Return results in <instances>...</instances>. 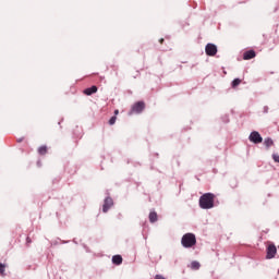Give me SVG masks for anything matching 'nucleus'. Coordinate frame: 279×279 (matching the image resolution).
Returning <instances> with one entry per match:
<instances>
[{
  "label": "nucleus",
  "instance_id": "412c9836",
  "mask_svg": "<svg viewBox=\"0 0 279 279\" xmlns=\"http://www.w3.org/2000/svg\"><path fill=\"white\" fill-rule=\"evenodd\" d=\"M159 43H160V45H162L165 43V38H160Z\"/></svg>",
  "mask_w": 279,
  "mask_h": 279
},
{
  "label": "nucleus",
  "instance_id": "dca6fc26",
  "mask_svg": "<svg viewBox=\"0 0 279 279\" xmlns=\"http://www.w3.org/2000/svg\"><path fill=\"white\" fill-rule=\"evenodd\" d=\"M117 123V116H113L109 120V125H114Z\"/></svg>",
  "mask_w": 279,
  "mask_h": 279
},
{
  "label": "nucleus",
  "instance_id": "4468645a",
  "mask_svg": "<svg viewBox=\"0 0 279 279\" xmlns=\"http://www.w3.org/2000/svg\"><path fill=\"white\" fill-rule=\"evenodd\" d=\"M264 145H266V147H271L272 145H274V140H271V138H266L265 141H264Z\"/></svg>",
  "mask_w": 279,
  "mask_h": 279
},
{
  "label": "nucleus",
  "instance_id": "ddd939ff",
  "mask_svg": "<svg viewBox=\"0 0 279 279\" xmlns=\"http://www.w3.org/2000/svg\"><path fill=\"white\" fill-rule=\"evenodd\" d=\"M241 82V78H234L231 84L232 88H236V86H239Z\"/></svg>",
  "mask_w": 279,
  "mask_h": 279
},
{
  "label": "nucleus",
  "instance_id": "a211bd4d",
  "mask_svg": "<svg viewBox=\"0 0 279 279\" xmlns=\"http://www.w3.org/2000/svg\"><path fill=\"white\" fill-rule=\"evenodd\" d=\"M272 159L275 160V162H279V155L278 154H274L272 155Z\"/></svg>",
  "mask_w": 279,
  "mask_h": 279
},
{
  "label": "nucleus",
  "instance_id": "20e7f679",
  "mask_svg": "<svg viewBox=\"0 0 279 279\" xmlns=\"http://www.w3.org/2000/svg\"><path fill=\"white\" fill-rule=\"evenodd\" d=\"M248 141L255 145H258L259 143H263V136H260V133L257 131H253L248 136Z\"/></svg>",
  "mask_w": 279,
  "mask_h": 279
},
{
  "label": "nucleus",
  "instance_id": "39448f33",
  "mask_svg": "<svg viewBox=\"0 0 279 279\" xmlns=\"http://www.w3.org/2000/svg\"><path fill=\"white\" fill-rule=\"evenodd\" d=\"M143 110H145V102L138 101L135 105H133L131 114L134 112H135V114H141V112H143Z\"/></svg>",
  "mask_w": 279,
  "mask_h": 279
},
{
  "label": "nucleus",
  "instance_id": "1a4fd4ad",
  "mask_svg": "<svg viewBox=\"0 0 279 279\" xmlns=\"http://www.w3.org/2000/svg\"><path fill=\"white\" fill-rule=\"evenodd\" d=\"M97 90H98L97 86L93 85L92 87L84 89L83 93L84 95L90 96V95H95Z\"/></svg>",
  "mask_w": 279,
  "mask_h": 279
},
{
  "label": "nucleus",
  "instance_id": "6ab92c4d",
  "mask_svg": "<svg viewBox=\"0 0 279 279\" xmlns=\"http://www.w3.org/2000/svg\"><path fill=\"white\" fill-rule=\"evenodd\" d=\"M155 279H165V277L162 275H156Z\"/></svg>",
  "mask_w": 279,
  "mask_h": 279
},
{
  "label": "nucleus",
  "instance_id": "9d476101",
  "mask_svg": "<svg viewBox=\"0 0 279 279\" xmlns=\"http://www.w3.org/2000/svg\"><path fill=\"white\" fill-rule=\"evenodd\" d=\"M148 219L150 223H156V221H158V214L156 211H150Z\"/></svg>",
  "mask_w": 279,
  "mask_h": 279
},
{
  "label": "nucleus",
  "instance_id": "0eeeda50",
  "mask_svg": "<svg viewBox=\"0 0 279 279\" xmlns=\"http://www.w3.org/2000/svg\"><path fill=\"white\" fill-rule=\"evenodd\" d=\"M113 205H114V202L112 201L111 197L105 198V203L102 205V213H108V210H110V208H112Z\"/></svg>",
  "mask_w": 279,
  "mask_h": 279
},
{
  "label": "nucleus",
  "instance_id": "6e6552de",
  "mask_svg": "<svg viewBox=\"0 0 279 279\" xmlns=\"http://www.w3.org/2000/svg\"><path fill=\"white\" fill-rule=\"evenodd\" d=\"M253 58H256V52L254 50L245 51L243 54L244 60H252Z\"/></svg>",
  "mask_w": 279,
  "mask_h": 279
},
{
  "label": "nucleus",
  "instance_id": "423d86ee",
  "mask_svg": "<svg viewBox=\"0 0 279 279\" xmlns=\"http://www.w3.org/2000/svg\"><path fill=\"white\" fill-rule=\"evenodd\" d=\"M205 53L210 57L217 56V47L215 44H207L205 47Z\"/></svg>",
  "mask_w": 279,
  "mask_h": 279
},
{
  "label": "nucleus",
  "instance_id": "2eb2a0df",
  "mask_svg": "<svg viewBox=\"0 0 279 279\" xmlns=\"http://www.w3.org/2000/svg\"><path fill=\"white\" fill-rule=\"evenodd\" d=\"M201 265H199V262H192L191 263V269H199Z\"/></svg>",
  "mask_w": 279,
  "mask_h": 279
},
{
  "label": "nucleus",
  "instance_id": "f257e3e1",
  "mask_svg": "<svg viewBox=\"0 0 279 279\" xmlns=\"http://www.w3.org/2000/svg\"><path fill=\"white\" fill-rule=\"evenodd\" d=\"M199 207L203 208V210H210V208H215V194H203L199 198Z\"/></svg>",
  "mask_w": 279,
  "mask_h": 279
},
{
  "label": "nucleus",
  "instance_id": "f3484780",
  "mask_svg": "<svg viewBox=\"0 0 279 279\" xmlns=\"http://www.w3.org/2000/svg\"><path fill=\"white\" fill-rule=\"evenodd\" d=\"M0 274L3 276L5 274V265L0 264Z\"/></svg>",
  "mask_w": 279,
  "mask_h": 279
},
{
  "label": "nucleus",
  "instance_id": "aec40b11",
  "mask_svg": "<svg viewBox=\"0 0 279 279\" xmlns=\"http://www.w3.org/2000/svg\"><path fill=\"white\" fill-rule=\"evenodd\" d=\"M26 243L27 244L32 243V239L31 238H26Z\"/></svg>",
  "mask_w": 279,
  "mask_h": 279
},
{
  "label": "nucleus",
  "instance_id": "f8f14e48",
  "mask_svg": "<svg viewBox=\"0 0 279 279\" xmlns=\"http://www.w3.org/2000/svg\"><path fill=\"white\" fill-rule=\"evenodd\" d=\"M39 156H45L47 154V146H40L38 148Z\"/></svg>",
  "mask_w": 279,
  "mask_h": 279
},
{
  "label": "nucleus",
  "instance_id": "7ed1b4c3",
  "mask_svg": "<svg viewBox=\"0 0 279 279\" xmlns=\"http://www.w3.org/2000/svg\"><path fill=\"white\" fill-rule=\"evenodd\" d=\"M276 254H278V248L276 244H269L266 248V258L269 260L271 258H276Z\"/></svg>",
  "mask_w": 279,
  "mask_h": 279
},
{
  "label": "nucleus",
  "instance_id": "4be33fe9",
  "mask_svg": "<svg viewBox=\"0 0 279 279\" xmlns=\"http://www.w3.org/2000/svg\"><path fill=\"white\" fill-rule=\"evenodd\" d=\"M114 114H116V117H117V114H119V110L118 109L114 111Z\"/></svg>",
  "mask_w": 279,
  "mask_h": 279
},
{
  "label": "nucleus",
  "instance_id": "f03ea898",
  "mask_svg": "<svg viewBox=\"0 0 279 279\" xmlns=\"http://www.w3.org/2000/svg\"><path fill=\"white\" fill-rule=\"evenodd\" d=\"M181 244L186 248L194 247L197 244V238L193 233H185L181 239Z\"/></svg>",
  "mask_w": 279,
  "mask_h": 279
},
{
  "label": "nucleus",
  "instance_id": "9b49d317",
  "mask_svg": "<svg viewBox=\"0 0 279 279\" xmlns=\"http://www.w3.org/2000/svg\"><path fill=\"white\" fill-rule=\"evenodd\" d=\"M113 265H121L123 263V257L121 255H114L112 257Z\"/></svg>",
  "mask_w": 279,
  "mask_h": 279
}]
</instances>
